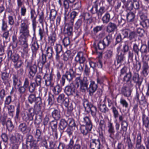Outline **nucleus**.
Returning <instances> with one entry per match:
<instances>
[{
	"label": "nucleus",
	"mask_w": 149,
	"mask_h": 149,
	"mask_svg": "<svg viewBox=\"0 0 149 149\" xmlns=\"http://www.w3.org/2000/svg\"><path fill=\"white\" fill-rule=\"evenodd\" d=\"M19 28V33L21 34L18 38L19 42L23 48L24 53L27 54L29 50L27 43V38L30 36L29 34V20L24 18L22 19Z\"/></svg>",
	"instance_id": "obj_1"
},
{
	"label": "nucleus",
	"mask_w": 149,
	"mask_h": 149,
	"mask_svg": "<svg viewBox=\"0 0 149 149\" xmlns=\"http://www.w3.org/2000/svg\"><path fill=\"white\" fill-rule=\"evenodd\" d=\"M81 121L84 123L86 125H83L81 126V132L84 135H86L88 132L91 130L92 127V124L89 118L85 116L81 119Z\"/></svg>",
	"instance_id": "obj_2"
},
{
	"label": "nucleus",
	"mask_w": 149,
	"mask_h": 149,
	"mask_svg": "<svg viewBox=\"0 0 149 149\" xmlns=\"http://www.w3.org/2000/svg\"><path fill=\"white\" fill-rule=\"evenodd\" d=\"M75 71L72 68L70 69L69 70L66 71L65 73L62 75L60 80V82L61 86H63L64 85L65 78L69 82L72 81L75 76Z\"/></svg>",
	"instance_id": "obj_3"
},
{
	"label": "nucleus",
	"mask_w": 149,
	"mask_h": 149,
	"mask_svg": "<svg viewBox=\"0 0 149 149\" xmlns=\"http://www.w3.org/2000/svg\"><path fill=\"white\" fill-rule=\"evenodd\" d=\"M75 82L77 86L78 87L80 86L81 91L82 92H85L86 89H87L88 84V81L86 77H84L81 79L80 77H77L75 79Z\"/></svg>",
	"instance_id": "obj_4"
},
{
	"label": "nucleus",
	"mask_w": 149,
	"mask_h": 149,
	"mask_svg": "<svg viewBox=\"0 0 149 149\" xmlns=\"http://www.w3.org/2000/svg\"><path fill=\"white\" fill-rule=\"evenodd\" d=\"M112 41V36L108 35L104 38L102 41L100 40L97 44L98 49L100 50H103L106 47L108 46Z\"/></svg>",
	"instance_id": "obj_5"
},
{
	"label": "nucleus",
	"mask_w": 149,
	"mask_h": 149,
	"mask_svg": "<svg viewBox=\"0 0 149 149\" xmlns=\"http://www.w3.org/2000/svg\"><path fill=\"white\" fill-rule=\"evenodd\" d=\"M26 67L29 68L28 75L29 78L33 79L37 72L36 65L35 64L32 65L31 62H27Z\"/></svg>",
	"instance_id": "obj_6"
},
{
	"label": "nucleus",
	"mask_w": 149,
	"mask_h": 149,
	"mask_svg": "<svg viewBox=\"0 0 149 149\" xmlns=\"http://www.w3.org/2000/svg\"><path fill=\"white\" fill-rule=\"evenodd\" d=\"M83 104L85 110L87 112L90 111L92 116L93 117H95L97 111L96 107L91 104L87 100H85L84 101Z\"/></svg>",
	"instance_id": "obj_7"
},
{
	"label": "nucleus",
	"mask_w": 149,
	"mask_h": 149,
	"mask_svg": "<svg viewBox=\"0 0 149 149\" xmlns=\"http://www.w3.org/2000/svg\"><path fill=\"white\" fill-rule=\"evenodd\" d=\"M122 34L124 36V38H127L130 40L135 39L137 36V34L135 32L131 31L127 29L122 30Z\"/></svg>",
	"instance_id": "obj_8"
},
{
	"label": "nucleus",
	"mask_w": 149,
	"mask_h": 149,
	"mask_svg": "<svg viewBox=\"0 0 149 149\" xmlns=\"http://www.w3.org/2000/svg\"><path fill=\"white\" fill-rule=\"evenodd\" d=\"M34 115V110L33 108L28 109V113L26 114L25 112L22 113L21 115L23 120L26 122L32 120Z\"/></svg>",
	"instance_id": "obj_9"
},
{
	"label": "nucleus",
	"mask_w": 149,
	"mask_h": 149,
	"mask_svg": "<svg viewBox=\"0 0 149 149\" xmlns=\"http://www.w3.org/2000/svg\"><path fill=\"white\" fill-rule=\"evenodd\" d=\"M10 77L9 72L7 70L4 71L2 73L1 79L3 80V83L6 86L10 87Z\"/></svg>",
	"instance_id": "obj_10"
},
{
	"label": "nucleus",
	"mask_w": 149,
	"mask_h": 149,
	"mask_svg": "<svg viewBox=\"0 0 149 149\" xmlns=\"http://www.w3.org/2000/svg\"><path fill=\"white\" fill-rule=\"evenodd\" d=\"M7 52L8 57L10 58L14 63L19 61V56L18 54L14 53L13 48H11L10 46H9L7 50Z\"/></svg>",
	"instance_id": "obj_11"
},
{
	"label": "nucleus",
	"mask_w": 149,
	"mask_h": 149,
	"mask_svg": "<svg viewBox=\"0 0 149 149\" xmlns=\"http://www.w3.org/2000/svg\"><path fill=\"white\" fill-rule=\"evenodd\" d=\"M54 75L52 72L49 74H45L43 78L45 79V85L47 86L52 87L53 85L52 82L53 81V77Z\"/></svg>",
	"instance_id": "obj_12"
},
{
	"label": "nucleus",
	"mask_w": 149,
	"mask_h": 149,
	"mask_svg": "<svg viewBox=\"0 0 149 149\" xmlns=\"http://www.w3.org/2000/svg\"><path fill=\"white\" fill-rule=\"evenodd\" d=\"M132 77V73L130 71H129L127 74L123 76L121 78L123 81L125 82L128 86L130 87H132L133 86V84L132 83L131 79Z\"/></svg>",
	"instance_id": "obj_13"
},
{
	"label": "nucleus",
	"mask_w": 149,
	"mask_h": 149,
	"mask_svg": "<svg viewBox=\"0 0 149 149\" xmlns=\"http://www.w3.org/2000/svg\"><path fill=\"white\" fill-rule=\"evenodd\" d=\"M57 100L58 102L59 103L63 104L64 106L67 107L69 105V99L65 97L64 94L62 93L60 94L57 98Z\"/></svg>",
	"instance_id": "obj_14"
},
{
	"label": "nucleus",
	"mask_w": 149,
	"mask_h": 149,
	"mask_svg": "<svg viewBox=\"0 0 149 149\" xmlns=\"http://www.w3.org/2000/svg\"><path fill=\"white\" fill-rule=\"evenodd\" d=\"M24 0H17V5L18 9L21 8L20 13L21 16H25L26 12V9L24 6H22L24 4Z\"/></svg>",
	"instance_id": "obj_15"
},
{
	"label": "nucleus",
	"mask_w": 149,
	"mask_h": 149,
	"mask_svg": "<svg viewBox=\"0 0 149 149\" xmlns=\"http://www.w3.org/2000/svg\"><path fill=\"white\" fill-rule=\"evenodd\" d=\"M74 91L75 86L73 83L66 86L64 89L65 93L68 96L73 95Z\"/></svg>",
	"instance_id": "obj_16"
},
{
	"label": "nucleus",
	"mask_w": 149,
	"mask_h": 149,
	"mask_svg": "<svg viewBox=\"0 0 149 149\" xmlns=\"http://www.w3.org/2000/svg\"><path fill=\"white\" fill-rule=\"evenodd\" d=\"M131 87L124 86L122 87L121 89V94L125 97H130L131 94L132 89Z\"/></svg>",
	"instance_id": "obj_17"
},
{
	"label": "nucleus",
	"mask_w": 149,
	"mask_h": 149,
	"mask_svg": "<svg viewBox=\"0 0 149 149\" xmlns=\"http://www.w3.org/2000/svg\"><path fill=\"white\" fill-rule=\"evenodd\" d=\"M132 80L135 83L136 86L139 88L141 84L142 81L139 77V75L138 73H134L132 77Z\"/></svg>",
	"instance_id": "obj_18"
},
{
	"label": "nucleus",
	"mask_w": 149,
	"mask_h": 149,
	"mask_svg": "<svg viewBox=\"0 0 149 149\" xmlns=\"http://www.w3.org/2000/svg\"><path fill=\"white\" fill-rule=\"evenodd\" d=\"M86 60L85 58L83 55V53L82 52H79L77 53L75 58V61L77 63H84Z\"/></svg>",
	"instance_id": "obj_19"
},
{
	"label": "nucleus",
	"mask_w": 149,
	"mask_h": 149,
	"mask_svg": "<svg viewBox=\"0 0 149 149\" xmlns=\"http://www.w3.org/2000/svg\"><path fill=\"white\" fill-rule=\"evenodd\" d=\"M107 131L109 134V137H112L113 134L115 133V131L113 124L111 121H109L107 124Z\"/></svg>",
	"instance_id": "obj_20"
},
{
	"label": "nucleus",
	"mask_w": 149,
	"mask_h": 149,
	"mask_svg": "<svg viewBox=\"0 0 149 149\" xmlns=\"http://www.w3.org/2000/svg\"><path fill=\"white\" fill-rule=\"evenodd\" d=\"M116 24L112 22H110L107 25L106 28V31L108 33H112L117 29Z\"/></svg>",
	"instance_id": "obj_21"
},
{
	"label": "nucleus",
	"mask_w": 149,
	"mask_h": 149,
	"mask_svg": "<svg viewBox=\"0 0 149 149\" xmlns=\"http://www.w3.org/2000/svg\"><path fill=\"white\" fill-rule=\"evenodd\" d=\"M123 3L124 6L127 10H130L133 8V2L131 0H120Z\"/></svg>",
	"instance_id": "obj_22"
},
{
	"label": "nucleus",
	"mask_w": 149,
	"mask_h": 149,
	"mask_svg": "<svg viewBox=\"0 0 149 149\" xmlns=\"http://www.w3.org/2000/svg\"><path fill=\"white\" fill-rule=\"evenodd\" d=\"M97 88V85L95 84L94 81H92L89 85L88 88L89 94L90 96L93 95V94L96 91Z\"/></svg>",
	"instance_id": "obj_23"
},
{
	"label": "nucleus",
	"mask_w": 149,
	"mask_h": 149,
	"mask_svg": "<svg viewBox=\"0 0 149 149\" xmlns=\"http://www.w3.org/2000/svg\"><path fill=\"white\" fill-rule=\"evenodd\" d=\"M36 140H26V146L27 147H30L33 149H37L38 146Z\"/></svg>",
	"instance_id": "obj_24"
},
{
	"label": "nucleus",
	"mask_w": 149,
	"mask_h": 149,
	"mask_svg": "<svg viewBox=\"0 0 149 149\" xmlns=\"http://www.w3.org/2000/svg\"><path fill=\"white\" fill-rule=\"evenodd\" d=\"M112 16L111 12H107L102 17V20L103 24H107L111 20V16Z\"/></svg>",
	"instance_id": "obj_25"
},
{
	"label": "nucleus",
	"mask_w": 149,
	"mask_h": 149,
	"mask_svg": "<svg viewBox=\"0 0 149 149\" xmlns=\"http://www.w3.org/2000/svg\"><path fill=\"white\" fill-rule=\"evenodd\" d=\"M54 48L56 52V58L57 60L58 61L60 58L59 54L62 50V46L60 44H56Z\"/></svg>",
	"instance_id": "obj_26"
},
{
	"label": "nucleus",
	"mask_w": 149,
	"mask_h": 149,
	"mask_svg": "<svg viewBox=\"0 0 149 149\" xmlns=\"http://www.w3.org/2000/svg\"><path fill=\"white\" fill-rule=\"evenodd\" d=\"M52 117L56 120H59L61 118L60 111L59 110L54 109L52 113Z\"/></svg>",
	"instance_id": "obj_27"
},
{
	"label": "nucleus",
	"mask_w": 149,
	"mask_h": 149,
	"mask_svg": "<svg viewBox=\"0 0 149 149\" xmlns=\"http://www.w3.org/2000/svg\"><path fill=\"white\" fill-rule=\"evenodd\" d=\"M20 84H19L17 85V90L19 94L20 95V97H22L26 93V88L24 86H20Z\"/></svg>",
	"instance_id": "obj_28"
},
{
	"label": "nucleus",
	"mask_w": 149,
	"mask_h": 149,
	"mask_svg": "<svg viewBox=\"0 0 149 149\" xmlns=\"http://www.w3.org/2000/svg\"><path fill=\"white\" fill-rule=\"evenodd\" d=\"M46 32L45 31L43 26L42 27L39 28L38 31V34L39 36H40V40H42L46 34H48V30L47 26L46 27Z\"/></svg>",
	"instance_id": "obj_29"
},
{
	"label": "nucleus",
	"mask_w": 149,
	"mask_h": 149,
	"mask_svg": "<svg viewBox=\"0 0 149 149\" xmlns=\"http://www.w3.org/2000/svg\"><path fill=\"white\" fill-rule=\"evenodd\" d=\"M107 9L104 6H102L100 7L98 10L97 9V15L98 18H101L102 15L106 12Z\"/></svg>",
	"instance_id": "obj_30"
},
{
	"label": "nucleus",
	"mask_w": 149,
	"mask_h": 149,
	"mask_svg": "<svg viewBox=\"0 0 149 149\" xmlns=\"http://www.w3.org/2000/svg\"><path fill=\"white\" fill-rule=\"evenodd\" d=\"M99 110L102 113H106L109 111V109L105 104H99L98 105Z\"/></svg>",
	"instance_id": "obj_31"
},
{
	"label": "nucleus",
	"mask_w": 149,
	"mask_h": 149,
	"mask_svg": "<svg viewBox=\"0 0 149 149\" xmlns=\"http://www.w3.org/2000/svg\"><path fill=\"white\" fill-rule=\"evenodd\" d=\"M135 14L132 12L128 13L126 15L127 20L129 22H133L134 20Z\"/></svg>",
	"instance_id": "obj_32"
},
{
	"label": "nucleus",
	"mask_w": 149,
	"mask_h": 149,
	"mask_svg": "<svg viewBox=\"0 0 149 149\" xmlns=\"http://www.w3.org/2000/svg\"><path fill=\"white\" fill-rule=\"evenodd\" d=\"M39 48V46L37 41H35L32 43L31 48L33 54H36Z\"/></svg>",
	"instance_id": "obj_33"
},
{
	"label": "nucleus",
	"mask_w": 149,
	"mask_h": 149,
	"mask_svg": "<svg viewBox=\"0 0 149 149\" xmlns=\"http://www.w3.org/2000/svg\"><path fill=\"white\" fill-rule=\"evenodd\" d=\"M64 33L65 35L68 36H72L73 33L72 26H69L67 28H65Z\"/></svg>",
	"instance_id": "obj_34"
},
{
	"label": "nucleus",
	"mask_w": 149,
	"mask_h": 149,
	"mask_svg": "<svg viewBox=\"0 0 149 149\" xmlns=\"http://www.w3.org/2000/svg\"><path fill=\"white\" fill-rule=\"evenodd\" d=\"M143 124L146 128H148L149 125V118L148 117L143 114L142 115Z\"/></svg>",
	"instance_id": "obj_35"
},
{
	"label": "nucleus",
	"mask_w": 149,
	"mask_h": 149,
	"mask_svg": "<svg viewBox=\"0 0 149 149\" xmlns=\"http://www.w3.org/2000/svg\"><path fill=\"white\" fill-rule=\"evenodd\" d=\"M65 119L69 126L75 127L76 124L74 120L70 117H66Z\"/></svg>",
	"instance_id": "obj_36"
},
{
	"label": "nucleus",
	"mask_w": 149,
	"mask_h": 149,
	"mask_svg": "<svg viewBox=\"0 0 149 149\" xmlns=\"http://www.w3.org/2000/svg\"><path fill=\"white\" fill-rule=\"evenodd\" d=\"M56 15L57 12L54 9L51 10L49 17V18L51 21H54L55 19Z\"/></svg>",
	"instance_id": "obj_37"
},
{
	"label": "nucleus",
	"mask_w": 149,
	"mask_h": 149,
	"mask_svg": "<svg viewBox=\"0 0 149 149\" xmlns=\"http://www.w3.org/2000/svg\"><path fill=\"white\" fill-rule=\"evenodd\" d=\"M37 86H38L35 82H31L30 85L28 88L29 92L31 93H33Z\"/></svg>",
	"instance_id": "obj_38"
},
{
	"label": "nucleus",
	"mask_w": 149,
	"mask_h": 149,
	"mask_svg": "<svg viewBox=\"0 0 149 149\" xmlns=\"http://www.w3.org/2000/svg\"><path fill=\"white\" fill-rule=\"evenodd\" d=\"M7 129L9 131H12L14 129V126L10 120H7L6 124Z\"/></svg>",
	"instance_id": "obj_39"
},
{
	"label": "nucleus",
	"mask_w": 149,
	"mask_h": 149,
	"mask_svg": "<svg viewBox=\"0 0 149 149\" xmlns=\"http://www.w3.org/2000/svg\"><path fill=\"white\" fill-rule=\"evenodd\" d=\"M67 125V123H66L65 118L61 119L60 121L59 125V128L62 131H63L66 127Z\"/></svg>",
	"instance_id": "obj_40"
},
{
	"label": "nucleus",
	"mask_w": 149,
	"mask_h": 149,
	"mask_svg": "<svg viewBox=\"0 0 149 149\" xmlns=\"http://www.w3.org/2000/svg\"><path fill=\"white\" fill-rule=\"evenodd\" d=\"M27 127L25 123H22L20 124L18 127V130L23 133H25L27 130Z\"/></svg>",
	"instance_id": "obj_41"
},
{
	"label": "nucleus",
	"mask_w": 149,
	"mask_h": 149,
	"mask_svg": "<svg viewBox=\"0 0 149 149\" xmlns=\"http://www.w3.org/2000/svg\"><path fill=\"white\" fill-rule=\"evenodd\" d=\"M61 85H57L55 86L53 90V91L54 93L56 95H58L62 91V88Z\"/></svg>",
	"instance_id": "obj_42"
},
{
	"label": "nucleus",
	"mask_w": 149,
	"mask_h": 149,
	"mask_svg": "<svg viewBox=\"0 0 149 149\" xmlns=\"http://www.w3.org/2000/svg\"><path fill=\"white\" fill-rule=\"evenodd\" d=\"M74 127L68 126L67 129L66 130V132L68 134L70 137V140H72L73 139H75V138L74 137L73 135L72 134V132L73 131V127Z\"/></svg>",
	"instance_id": "obj_43"
},
{
	"label": "nucleus",
	"mask_w": 149,
	"mask_h": 149,
	"mask_svg": "<svg viewBox=\"0 0 149 149\" xmlns=\"http://www.w3.org/2000/svg\"><path fill=\"white\" fill-rule=\"evenodd\" d=\"M121 3L120 2H118L116 6L115 7V11L118 13L119 14H121L123 12L121 8Z\"/></svg>",
	"instance_id": "obj_44"
},
{
	"label": "nucleus",
	"mask_w": 149,
	"mask_h": 149,
	"mask_svg": "<svg viewBox=\"0 0 149 149\" xmlns=\"http://www.w3.org/2000/svg\"><path fill=\"white\" fill-rule=\"evenodd\" d=\"M106 126V124L103 120H100L99 123L98 130L100 132L104 130Z\"/></svg>",
	"instance_id": "obj_45"
},
{
	"label": "nucleus",
	"mask_w": 149,
	"mask_h": 149,
	"mask_svg": "<svg viewBox=\"0 0 149 149\" xmlns=\"http://www.w3.org/2000/svg\"><path fill=\"white\" fill-rule=\"evenodd\" d=\"M13 80V84L14 86L15 87L18 84V82H20V80L18 79L17 75L16 74H13L12 77Z\"/></svg>",
	"instance_id": "obj_46"
},
{
	"label": "nucleus",
	"mask_w": 149,
	"mask_h": 149,
	"mask_svg": "<svg viewBox=\"0 0 149 149\" xmlns=\"http://www.w3.org/2000/svg\"><path fill=\"white\" fill-rule=\"evenodd\" d=\"M102 91L101 89H98L96 93L93 95V97L96 100H100L102 95Z\"/></svg>",
	"instance_id": "obj_47"
},
{
	"label": "nucleus",
	"mask_w": 149,
	"mask_h": 149,
	"mask_svg": "<svg viewBox=\"0 0 149 149\" xmlns=\"http://www.w3.org/2000/svg\"><path fill=\"white\" fill-rule=\"evenodd\" d=\"M13 44L12 47L11 48H15L17 46V35L14 34L12 36Z\"/></svg>",
	"instance_id": "obj_48"
},
{
	"label": "nucleus",
	"mask_w": 149,
	"mask_h": 149,
	"mask_svg": "<svg viewBox=\"0 0 149 149\" xmlns=\"http://www.w3.org/2000/svg\"><path fill=\"white\" fill-rule=\"evenodd\" d=\"M140 24L145 29H148L149 27V19H148L143 21H141Z\"/></svg>",
	"instance_id": "obj_49"
},
{
	"label": "nucleus",
	"mask_w": 149,
	"mask_h": 149,
	"mask_svg": "<svg viewBox=\"0 0 149 149\" xmlns=\"http://www.w3.org/2000/svg\"><path fill=\"white\" fill-rule=\"evenodd\" d=\"M128 70L126 66H124L120 70L119 76L120 78L127 74L128 72H129V71H128Z\"/></svg>",
	"instance_id": "obj_50"
},
{
	"label": "nucleus",
	"mask_w": 149,
	"mask_h": 149,
	"mask_svg": "<svg viewBox=\"0 0 149 149\" xmlns=\"http://www.w3.org/2000/svg\"><path fill=\"white\" fill-rule=\"evenodd\" d=\"M31 18L32 22H35L37 18L36 12L34 9H31L30 11Z\"/></svg>",
	"instance_id": "obj_51"
},
{
	"label": "nucleus",
	"mask_w": 149,
	"mask_h": 149,
	"mask_svg": "<svg viewBox=\"0 0 149 149\" xmlns=\"http://www.w3.org/2000/svg\"><path fill=\"white\" fill-rule=\"evenodd\" d=\"M47 56H48L49 58H51L52 54L54 53L52 48L51 47H48L46 50Z\"/></svg>",
	"instance_id": "obj_52"
},
{
	"label": "nucleus",
	"mask_w": 149,
	"mask_h": 149,
	"mask_svg": "<svg viewBox=\"0 0 149 149\" xmlns=\"http://www.w3.org/2000/svg\"><path fill=\"white\" fill-rule=\"evenodd\" d=\"M113 114V116L115 118H117L119 115V113L118 109L113 105L111 108Z\"/></svg>",
	"instance_id": "obj_53"
},
{
	"label": "nucleus",
	"mask_w": 149,
	"mask_h": 149,
	"mask_svg": "<svg viewBox=\"0 0 149 149\" xmlns=\"http://www.w3.org/2000/svg\"><path fill=\"white\" fill-rule=\"evenodd\" d=\"M140 51L141 52L142 54H147L148 51V47L146 45H142L140 49Z\"/></svg>",
	"instance_id": "obj_54"
},
{
	"label": "nucleus",
	"mask_w": 149,
	"mask_h": 149,
	"mask_svg": "<svg viewBox=\"0 0 149 149\" xmlns=\"http://www.w3.org/2000/svg\"><path fill=\"white\" fill-rule=\"evenodd\" d=\"M124 54H122L121 53H120V54L118 53V56L117 58V63L118 64L121 63L122 61H123Z\"/></svg>",
	"instance_id": "obj_55"
},
{
	"label": "nucleus",
	"mask_w": 149,
	"mask_h": 149,
	"mask_svg": "<svg viewBox=\"0 0 149 149\" xmlns=\"http://www.w3.org/2000/svg\"><path fill=\"white\" fill-rule=\"evenodd\" d=\"M82 23V21L81 19H78L75 25L74 28L75 29H76L77 30L79 29V31H80V29H79V28L81 25Z\"/></svg>",
	"instance_id": "obj_56"
},
{
	"label": "nucleus",
	"mask_w": 149,
	"mask_h": 149,
	"mask_svg": "<svg viewBox=\"0 0 149 149\" xmlns=\"http://www.w3.org/2000/svg\"><path fill=\"white\" fill-rule=\"evenodd\" d=\"M98 5L96 2H95L94 5L93 6L90 10V11L93 14L97 13Z\"/></svg>",
	"instance_id": "obj_57"
},
{
	"label": "nucleus",
	"mask_w": 149,
	"mask_h": 149,
	"mask_svg": "<svg viewBox=\"0 0 149 149\" xmlns=\"http://www.w3.org/2000/svg\"><path fill=\"white\" fill-rule=\"evenodd\" d=\"M70 51H67L63 55V60L65 61H68L70 57Z\"/></svg>",
	"instance_id": "obj_58"
},
{
	"label": "nucleus",
	"mask_w": 149,
	"mask_h": 149,
	"mask_svg": "<svg viewBox=\"0 0 149 149\" xmlns=\"http://www.w3.org/2000/svg\"><path fill=\"white\" fill-rule=\"evenodd\" d=\"M20 112V106L19 104H18L16 109V114L15 116V119L18 120L19 118V114Z\"/></svg>",
	"instance_id": "obj_59"
},
{
	"label": "nucleus",
	"mask_w": 149,
	"mask_h": 149,
	"mask_svg": "<svg viewBox=\"0 0 149 149\" xmlns=\"http://www.w3.org/2000/svg\"><path fill=\"white\" fill-rule=\"evenodd\" d=\"M7 93L3 88H0V99L1 100H3L6 95Z\"/></svg>",
	"instance_id": "obj_60"
},
{
	"label": "nucleus",
	"mask_w": 149,
	"mask_h": 149,
	"mask_svg": "<svg viewBox=\"0 0 149 149\" xmlns=\"http://www.w3.org/2000/svg\"><path fill=\"white\" fill-rule=\"evenodd\" d=\"M120 103L122 105L123 107H125L126 108L128 107V104L123 97H121L120 100Z\"/></svg>",
	"instance_id": "obj_61"
},
{
	"label": "nucleus",
	"mask_w": 149,
	"mask_h": 149,
	"mask_svg": "<svg viewBox=\"0 0 149 149\" xmlns=\"http://www.w3.org/2000/svg\"><path fill=\"white\" fill-rule=\"evenodd\" d=\"M11 143L13 144L12 149H18V145L20 144L19 140H11Z\"/></svg>",
	"instance_id": "obj_62"
},
{
	"label": "nucleus",
	"mask_w": 149,
	"mask_h": 149,
	"mask_svg": "<svg viewBox=\"0 0 149 149\" xmlns=\"http://www.w3.org/2000/svg\"><path fill=\"white\" fill-rule=\"evenodd\" d=\"M131 42L129 41H126L125 42V45L123 47V50L124 52L125 53L128 51L129 49V44L130 43L131 44Z\"/></svg>",
	"instance_id": "obj_63"
},
{
	"label": "nucleus",
	"mask_w": 149,
	"mask_h": 149,
	"mask_svg": "<svg viewBox=\"0 0 149 149\" xmlns=\"http://www.w3.org/2000/svg\"><path fill=\"white\" fill-rule=\"evenodd\" d=\"M121 128L124 131H126L127 130L128 123L125 120L121 122Z\"/></svg>",
	"instance_id": "obj_64"
}]
</instances>
